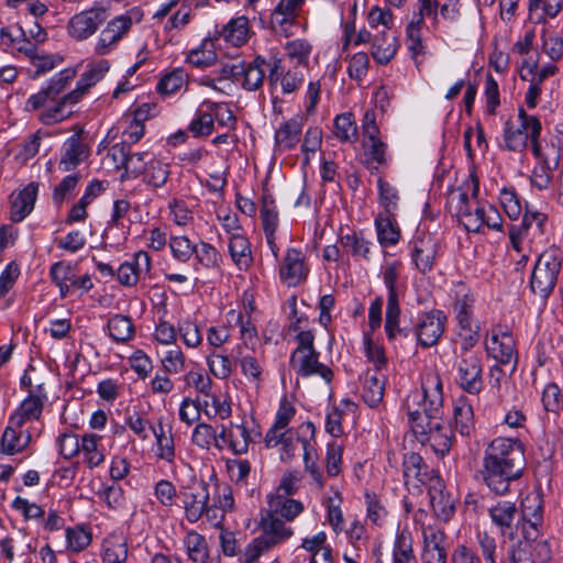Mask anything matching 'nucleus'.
<instances>
[{"instance_id":"22","label":"nucleus","mask_w":563,"mask_h":563,"mask_svg":"<svg viewBox=\"0 0 563 563\" xmlns=\"http://www.w3.org/2000/svg\"><path fill=\"white\" fill-rule=\"evenodd\" d=\"M152 268V261L147 252L139 251L133 255L132 261L120 265L117 272L118 280L126 287L135 286L142 274H148Z\"/></svg>"},{"instance_id":"60","label":"nucleus","mask_w":563,"mask_h":563,"mask_svg":"<svg viewBox=\"0 0 563 563\" xmlns=\"http://www.w3.org/2000/svg\"><path fill=\"white\" fill-rule=\"evenodd\" d=\"M202 107L211 111L213 122L221 126L234 130L236 124V118L232 110L225 103H218L211 100H205Z\"/></svg>"},{"instance_id":"25","label":"nucleus","mask_w":563,"mask_h":563,"mask_svg":"<svg viewBox=\"0 0 563 563\" xmlns=\"http://www.w3.org/2000/svg\"><path fill=\"white\" fill-rule=\"evenodd\" d=\"M77 93L70 91L62 96L55 102H48L42 107L38 114V120L45 125H53L68 119L73 114V110L68 106H74L79 102Z\"/></svg>"},{"instance_id":"44","label":"nucleus","mask_w":563,"mask_h":563,"mask_svg":"<svg viewBox=\"0 0 563 563\" xmlns=\"http://www.w3.org/2000/svg\"><path fill=\"white\" fill-rule=\"evenodd\" d=\"M397 52L396 37L382 31L374 36L372 45L373 58L382 65L390 62Z\"/></svg>"},{"instance_id":"9","label":"nucleus","mask_w":563,"mask_h":563,"mask_svg":"<svg viewBox=\"0 0 563 563\" xmlns=\"http://www.w3.org/2000/svg\"><path fill=\"white\" fill-rule=\"evenodd\" d=\"M132 24V18L126 14L118 15L110 20L99 34L93 47L95 54L104 56L114 51L121 40L129 33Z\"/></svg>"},{"instance_id":"21","label":"nucleus","mask_w":563,"mask_h":563,"mask_svg":"<svg viewBox=\"0 0 563 563\" xmlns=\"http://www.w3.org/2000/svg\"><path fill=\"white\" fill-rule=\"evenodd\" d=\"M492 522L501 536H514V528L520 522V512L514 501L499 500L488 509Z\"/></svg>"},{"instance_id":"34","label":"nucleus","mask_w":563,"mask_h":563,"mask_svg":"<svg viewBox=\"0 0 563 563\" xmlns=\"http://www.w3.org/2000/svg\"><path fill=\"white\" fill-rule=\"evenodd\" d=\"M444 540L445 534L440 529L431 526L423 528V550L429 560L437 563H446Z\"/></svg>"},{"instance_id":"27","label":"nucleus","mask_w":563,"mask_h":563,"mask_svg":"<svg viewBox=\"0 0 563 563\" xmlns=\"http://www.w3.org/2000/svg\"><path fill=\"white\" fill-rule=\"evenodd\" d=\"M303 126L301 117H294L283 122L275 132V144L279 151H290L300 141Z\"/></svg>"},{"instance_id":"2","label":"nucleus","mask_w":563,"mask_h":563,"mask_svg":"<svg viewBox=\"0 0 563 563\" xmlns=\"http://www.w3.org/2000/svg\"><path fill=\"white\" fill-rule=\"evenodd\" d=\"M404 407L413 432H423L424 426L428 427L427 422L442 418L443 393L440 376L428 374L420 388L409 391Z\"/></svg>"},{"instance_id":"6","label":"nucleus","mask_w":563,"mask_h":563,"mask_svg":"<svg viewBox=\"0 0 563 563\" xmlns=\"http://www.w3.org/2000/svg\"><path fill=\"white\" fill-rule=\"evenodd\" d=\"M75 76L76 70L73 68H65L55 74L45 88L29 97L25 102V109L27 111H36L48 102H55L58 100L60 98V93L65 91Z\"/></svg>"},{"instance_id":"39","label":"nucleus","mask_w":563,"mask_h":563,"mask_svg":"<svg viewBox=\"0 0 563 563\" xmlns=\"http://www.w3.org/2000/svg\"><path fill=\"white\" fill-rule=\"evenodd\" d=\"M402 466L404 477L407 483L416 479L421 484H429L430 478L434 476L429 474L423 459L415 452H410L405 455Z\"/></svg>"},{"instance_id":"63","label":"nucleus","mask_w":563,"mask_h":563,"mask_svg":"<svg viewBox=\"0 0 563 563\" xmlns=\"http://www.w3.org/2000/svg\"><path fill=\"white\" fill-rule=\"evenodd\" d=\"M177 331L187 347H197L202 343V334L199 327L188 318L179 320Z\"/></svg>"},{"instance_id":"54","label":"nucleus","mask_w":563,"mask_h":563,"mask_svg":"<svg viewBox=\"0 0 563 563\" xmlns=\"http://www.w3.org/2000/svg\"><path fill=\"white\" fill-rule=\"evenodd\" d=\"M188 82V74L183 68H174L166 73L157 84L161 95H174Z\"/></svg>"},{"instance_id":"8","label":"nucleus","mask_w":563,"mask_h":563,"mask_svg":"<svg viewBox=\"0 0 563 563\" xmlns=\"http://www.w3.org/2000/svg\"><path fill=\"white\" fill-rule=\"evenodd\" d=\"M107 18V11L102 7L84 10L71 16L68 21V34L76 41L87 40L97 32Z\"/></svg>"},{"instance_id":"33","label":"nucleus","mask_w":563,"mask_h":563,"mask_svg":"<svg viewBox=\"0 0 563 563\" xmlns=\"http://www.w3.org/2000/svg\"><path fill=\"white\" fill-rule=\"evenodd\" d=\"M454 428L463 437H470L475 430L472 404L465 396L459 397L453 406Z\"/></svg>"},{"instance_id":"53","label":"nucleus","mask_w":563,"mask_h":563,"mask_svg":"<svg viewBox=\"0 0 563 563\" xmlns=\"http://www.w3.org/2000/svg\"><path fill=\"white\" fill-rule=\"evenodd\" d=\"M393 561L394 563H412L415 561L410 531L402 530L396 536L393 549Z\"/></svg>"},{"instance_id":"19","label":"nucleus","mask_w":563,"mask_h":563,"mask_svg":"<svg viewBox=\"0 0 563 563\" xmlns=\"http://www.w3.org/2000/svg\"><path fill=\"white\" fill-rule=\"evenodd\" d=\"M309 274L305 254L298 249H288L279 269V277L288 286H297Z\"/></svg>"},{"instance_id":"42","label":"nucleus","mask_w":563,"mask_h":563,"mask_svg":"<svg viewBox=\"0 0 563 563\" xmlns=\"http://www.w3.org/2000/svg\"><path fill=\"white\" fill-rule=\"evenodd\" d=\"M110 338L117 343H126L135 336L132 319L124 314H114L107 323Z\"/></svg>"},{"instance_id":"38","label":"nucleus","mask_w":563,"mask_h":563,"mask_svg":"<svg viewBox=\"0 0 563 563\" xmlns=\"http://www.w3.org/2000/svg\"><path fill=\"white\" fill-rule=\"evenodd\" d=\"M476 541L485 563H506L504 542L498 544L496 538L487 531H478L476 533Z\"/></svg>"},{"instance_id":"1","label":"nucleus","mask_w":563,"mask_h":563,"mask_svg":"<svg viewBox=\"0 0 563 563\" xmlns=\"http://www.w3.org/2000/svg\"><path fill=\"white\" fill-rule=\"evenodd\" d=\"M525 466L522 443L517 439L498 437L484 451L481 475L492 492L506 495L511 482L522 476Z\"/></svg>"},{"instance_id":"40","label":"nucleus","mask_w":563,"mask_h":563,"mask_svg":"<svg viewBox=\"0 0 563 563\" xmlns=\"http://www.w3.org/2000/svg\"><path fill=\"white\" fill-rule=\"evenodd\" d=\"M296 415V408L287 400V398H283L280 400L278 410L276 412V418L274 424L268 429L265 435V444L272 445L276 443V432H283L288 430L287 427L291 419Z\"/></svg>"},{"instance_id":"32","label":"nucleus","mask_w":563,"mask_h":563,"mask_svg":"<svg viewBox=\"0 0 563 563\" xmlns=\"http://www.w3.org/2000/svg\"><path fill=\"white\" fill-rule=\"evenodd\" d=\"M377 241L383 247L394 246L400 240L396 214L378 213L375 218Z\"/></svg>"},{"instance_id":"17","label":"nucleus","mask_w":563,"mask_h":563,"mask_svg":"<svg viewBox=\"0 0 563 563\" xmlns=\"http://www.w3.org/2000/svg\"><path fill=\"white\" fill-rule=\"evenodd\" d=\"M428 485V495L434 515L443 521L450 520L455 512L456 499L445 490V485L439 476L431 477Z\"/></svg>"},{"instance_id":"64","label":"nucleus","mask_w":563,"mask_h":563,"mask_svg":"<svg viewBox=\"0 0 563 563\" xmlns=\"http://www.w3.org/2000/svg\"><path fill=\"white\" fill-rule=\"evenodd\" d=\"M207 365L212 375L219 379H227L233 371L229 356L216 351L207 356Z\"/></svg>"},{"instance_id":"30","label":"nucleus","mask_w":563,"mask_h":563,"mask_svg":"<svg viewBox=\"0 0 563 563\" xmlns=\"http://www.w3.org/2000/svg\"><path fill=\"white\" fill-rule=\"evenodd\" d=\"M229 254L240 271H247L253 264L250 241L240 233H232L229 239Z\"/></svg>"},{"instance_id":"28","label":"nucleus","mask_w":563,"mask_h":563,"mask_svg":"<svg viewBox=\"0 0 563 563\" xmlns=\"http://www.w3.org/2000/svg\"><path fill=\"white\" fill-rule=\"evenodd\" d=\"M267 504L268 512L286 521H294L305 510L300 500L280 495H268Z\"/></svg>"},{"instance_id":"16","label":"nucleus","mask_w":563,"mask_h":563,"mask_svg":"<svg viewBox=\"0 0 563 563\" xmlns=\"http://www.w3.org/2000/svg\"><path fill=\"white\" fill-rule=\"evenodd\" d=\"M534 156L540 159V166L533 170L531 184L539 190L548 189L552 181V172L560 165V150L553 144L545 145Z\"/></svg>"},{"instance_id":"26","label":"nucleus","mask_w":563,"mask_h":563,"mask_svg":"<svg viewBox=\"0 0 563 563\" xmlns=\"http://www.w3.org/2000/svg\"><path fill=\"white\" fill-rule=\"evenodd\" d=\"M305 2L306 0H280L271 15L273 29L288 35V27L294 25Z\"/></svg>"},{"instance_id":"15","label":"nucleus","mask_w":563,"mask_h":563,"mask_svg":"<svg viewBox=\"0 0 563 563\" xmlns=\"http://www.w3.org/2000/svg\"><path fill=\"white\" fill-rule=\"evenodd\" d=\"M89 146L84 139V130L80 128L63 143L58 163L59 169L63 172L75 169L89 156Z\"/></svg>"},{"instance_id":"36","label":"nucleus","mask_w":563,"mask_h":563,"mask_svg":"<svg viewBox=\"0 0 563 563\" xmlns=\"http://www.w3.org/2000/svg\"><path fill=\"white\" fill-rule=\"evenodd\" d=\"M385 375L367 371L364 377L362 398L371 408H376L384 398Z\"/></svg>"},{"instance_id":"48","label":"nucleus","mask_w":563,"mask_h":563,"mask_svg":"<svg viewBox=\"0 0 563 563\" xmlns=\"http://www.w3.org/2000/svg\"><path fill=\"white\" fill-rule=\"evenodd\" d=\"M184 547L189 560L194 563H206L208 560V544L202 534L194 530L189 531L184 538Z\"/></svg>"},{"instance_id":"12","label":"nucleus","mask_w":563,"mask_h":563,"mask_svg":"<svg viewBox=\"0 0 563 563\" xmlns=\"http://www.w3.org/2000/svg\"><path fill=\"white\" fill-rule=\"evenodd\" d=\"M320 353L318 351L306 352L296 355H290L289 365L295 371V373L301 377H310V376H319L327 384L331 383L333 379L332 369L319 362Z\"/></svg>"},{"instance_id":"59","label":"nucleus","mask_w":563,"mask_h":563,"mask_svg":"<svg viewBox=\"0 0 563 563\" xmlns=\"http://www.w3.org/2000/svg\"><path fill=\"white\" fill-rule=\"evenodd\" d=\"M334 135L341 142L354 141L356 139L357 126L352 113L346 112L335 117Z\"/></svg>"},{"instance_id":"51","label":"nucleus","mask_w":563,"mask_h":563,"mask_svg":"<svg viewBox=\"0 0 563 563\" xmlns=\"http://www.w3.org/2000/svg\"><path fill=\"white\" fill-rule=\"evenodd\" d=\"M97 495L109 509L120 510L125 508V493L122 486L118 483L104 484Z\"/></svg>"},{"instance_id":"61","label":"nucleus","mask_w":563,"mask_h":563,"mask_svg":"<svg viewBox=\"0 0 563 563\" xmlns=\"http://www.w3.org/2000/svg\"><path fill=\"white\" fill-rule=\"evenodd\" d=\"M276 443L272 445H266L267 448H275L277 445H282V460L289 461L291 460L297 451L298 443H301V438L298 433H295L292 430H286L283 432H276Z\"/></svg>"},{"instance_id":"55","label":"nucleus","mask_w":563,"mask_h":563,"mask_svg":"<svg viewBox=\"0 0 563 563\" xmlns=\"http://www.w3.org/2000/svg\"><path fill=\"white\" fill-rule=\"evenodd\" d=\"M267 62L257 56L251 62L244 70L243 87L250 91H255L262 87L265 79V70L263 66H267Z\"/></svg>"},{"instance_id":"46","label":"nucleus","mask_w":563,"mask_h":563,"mask_svg":"<svg viewBox=\"0 0 563 563\" xmlns=\"http://www.w3.org/2000/svg\"><path fill=\"white\" fill-rule=\"evenodd\" d=\"M15 424H11L5 428L1 438V451L4 454L13 455L24 450L30 440L31 435L22 431L16 430Z\"/></svg>"},{"instance_id":"35","label":"nucleus","mask_w":563,"mask_h":563,"mask_svg":"<svg viewBox=\"0 0 563 563\" xmlns=\"http://www.w3.org/2000/svg\"><path fill=\"white\" fill-rule=\"evenodd\" d=\"M101 437L96 433H85L80 438V451L84 463L89 468L100 466L106 459L104 450L100 443Z\"/></svg>"},{"instance_id":"4","label":"nucleus","mask_w":563,"mask_h":563,"mask_svg":"<svg viewBox=\"0 0 563 563\" xmlns=\"http://www.w3.org/2000/svg\"><path fill=\"white\" fill-rule=\"evenodd\" d=\"M562 264L563 251L556 246L545 249L538 256L529 280L530 290L534 296L547 301L556 286Z\"/></svg>"},{"instance_id":"49","label":"nucleus","mask_w":563,"mask_h":563,"mask_svg":"<svg viewBox=\"0 0 563 563\" xmlns=\"http://www.w3.org/2000/svg\"><path fill=\"white\" fill-rule=\"evenodd\" d=\"M195 260L206 269H219L223 262L222 254L212 244L199 241L196 243Z\"/></svg>"},{"instance_id":"37","label":"nucleus","mask_w":563,"mask_h":563,"mask_svg":"<svg viewBox=\"0 0 563 563\" xmlns=\"http://www.w3.org/2000/svg\"><path fill=\"white\" fill-rule=\"evenodd\" d=\"M110 69V63L107 59H100L88 65L87 69L81 74L77 81L76 88L73 90L77 97H81L98 81H100Z\"/></svg>"},{"instance_id":"23","label":"nucleus","mask_w":563,"mask_h":563,"mask_svg":"<svg viewBox=\"0 0 563 563\" xmlns=\"http://www.w3.org/2000/svg\"><path fill=\"white\" fill-rule=\"evenodd\" d=\"M46 394L38 385L36 390H30L27 398H25L19 406L16 411L10 417V423L21 428L25 421H32L40 418Z\"/></svg>"},{"instance_id":"45","label":"nucleus","mask_w":563,"mask_h":563,"mask_svg":"<svg viewBox=\"0 0 563 563\" xmlns=\"http://www.w3.org/2000/svg\"><path fill=\"white\" fill-rule=\"evenodd\" d=\"M102 559L106 563H124L128 559V544L122 536H109L102 543Z\"/></svg>"},{"instance_id":"3","label":"nucleus","mask_w":563,"mask_h":563,"mask_svg":"<svg viewBox=\"0 0 563 563\" xmlns=\"http://www.w3.org/2000/svg\"><path fill=\"white\" fill-rule=\"evenodd\" d=\"M541 122L536 115H530L523 108H519L516 119L509 118L504 125L505 148L511 152H521L528 144L533 155H539L543 146L540 143Z\"/></svg>"},{"instance_id":"31","label":"nucleus","mask_w":563,"mask_h":563,"mask_svg":"<svg viewBox=\"0 0 563 563\" xmlns=\"http://www.w3.org/2000/svg\"><path fill=\"white\" fill-rule=\"evenodd\" d=\"M343 252L355 260L368 262L371 260V246L373 242L367 240L363 232L353 231L340 236Z\"/></svg>"},{"instance_id":"11","label":"nucleus","mask_w":563,"mask_h":563,"mask_svg":"<svg viewBox=\"0 0 563 563\" xmlns=\"http://www.w3.org/2000/svg\"><path fill=\"white\" fill-rule=\"evenodd\" d=\"M268 85L271 89H276L280 86L284 95L295 92L303 82V74L297 68H286L283 60L277 57H273L268 64Z\"/></svg>"},{"instance_id":"56","label":"nucleus","mask_w":563,"mask_h":563,"mask_svg":"<svg viewBox=\"0 0 563 563\" xmlns=\"http://www.w3.org/2000/svg\"><path fill=\"white\" fill-rule=\"evenodd\" d=\"M213 129L214 122L211 111L201 106L188 125L189 132L196 137H201L210 135Z\"/></svg>"},{"instance_id":"29","label":"nucleus","mask_w":563,"mask_h":563,"mask_svg":"<svg viewBox=\"0 0 563 563\" xmlns=\"http://www.w3.org/2000/svg\"><path fill=\"white\" fill-rule=\"evenodd\" d=\"M38 185L30 183L25 186L11 202V220L14 222L22 221L27 217L34 208L37 197Z\"/></svg>"},{"instance_id":"58","label":"nucleus","mask_w":563,"mask_h":563,"mask_svg":"<svg viewBox=\"0 0 563 563\" xmlns=\"http://www.w3.org/2000/svg\"><path fill=\"white\" fill-rule=\"evenodd\" d=\"M423 24L419 21L411 20L406 27V43L411 54V57L417 60L419 55L426 54V46L422 43V31Z\"/></svg>"},{"instance_id":"41","label":"nucleus","mask_w":563,"mask_h":563,"mask_svg":"<svg viewBox=\"0 0 563 563\" xmlns=\"http://www.w3.org/2000/svg\"><path fill=\"white\" fill-rule=\"evenodd\" d=\"M249 19L244 15L231 19L220 32V36L233 46H241L249 38Z\"/></svg>"},{"instance_id":"5","label":"nucleus","mask_w":563,"mask_h":563,"mask_svg":"<svg viewBox=\"0 0 563 563\" xmlns=\"http://www.w3.org/2000/svg\"><path fill=\"white\" fill-rule=\"evenodd\" d=\"M455 383L464 391L477 395L484 387L481 357L475 353H461L455 361Z\"/></svg>"},{"instance_id":"10","label":"nucleus","mask_w":563,"mask_h":563,"mask_svg":"<svg viewBox=\"0 0 563 563\" xmlns=\"http://www.w3.org/2000/svg\"><path fill=\"white\" fill-rule=\"evenodd\" d=\"M180 494L184 504L185 517L190 523H195L205 515H208L210 510V493L208 484L205 481L186 487Z\"/></svg>"},{"instance_id":"52","label":"nucleus","mask_w":563,"mask_h":563,"mask_svg":"<svg viewBox=\"0 0 563 563\" xmlns=\"http://www.w3.org/2000/svg\"><path fill=\"white\" fill-rule=\"evenodd\" d=\"M66 549L70 552H81L89 547L92 540L91 532L84 526L68 527L65 530Z\"/></svg>"},{"instance_id":"18","label":"nucleus","mask_w":563,"mask_h":563,"mask_svg":"<svg viewBox=\"0 0 563 563\" xmlns=\"http://www.w3.org/2000/svg\"><path fill=\"white\" fill-rule=\"evenodd\" d=\"M260 529L261 533L258 538L263 540L271 550L294 534L290 527H287L280 518H277L267 510L263 511L261 515Z\"/></svg>"},{"instance_id":"50","label":"nucleus","mask_w":563,"mask_h":563,"mask_svg":"<svg viewBox=\"0 0 563 563\" xmlns=\"http://www.w3.org/2000/svg\"><path fill=\"white\" fill-rule=\"evenodd\" d=\"M474 298L470 294H464L456 298L454 311L460 329H471V327L479 325L473 313Z\"/></svg>"},{"instance_id":"7","label":"nucleus","mask_w":563,"mask_h":563,"mask_svg":"<svg viewBox=\"0 0 563 563\" xmlns=\"http://www.w3.org/2000/svg\"><path fill=\"white\" fill-rule=\"evenodd\" d=\"M446 316L442 310L433 309L419 316L413 335L422 347L438 343L444 332Z\"/></svg>"},{"instance_id":"43","label":"nucleus","mask_w":563,"mask_h":563,"mask_svg":"<svg viewBox=\"0 0 563 563\" xmlns=\"http://www.w3.org/2000/svg\"><path fill=\"white\" fill-rule=\"evenodd\" d=\"M170 176V166L157 158H152L147 162L146 168L143 173V181L154 188H163Z\"/></svg>"},{"instance_id":"62","label":"nucleus","mask_w":563,"mask_h":563,"mask_svg":"<svg viewBox=\"0 0 563 563\" xmlns=\"http://www.w3.org/2000/svg\"><path fill=\"white\" fill-rule=\"evenodd\" d=\"M377 186L379 191V205L383 207L380 213L396 214L399 200L398 191L383 178L377 180Z\"/></svg>"},{"instance_id":"13","label":"nucleus","mask_w":563,"mask_h":563,"mask_svg":"<svg viewBox=\"0 0 563 563\" xmlns=\"http://www.w3.org/2000/svg\"><path fill=\"white\" fill-rule=\"evenodd\" d=\"M428 427L424 426L423 432H413L419 435V441L428 443L435 454L446 455L452 446V430L442 422V418L430 420Z\"/></svg>"},{"instance_id":"47","label":"nucleus","mask_w":563,"mask_h":563,"mask_svg":"<svg viewBox=\"0 0 563 563\" xmlns=\"http://www.w3.org/2000/svg\"><path fill=\"white\" fill-rule=\"evenodd\" d=\"M153 434L156 439L155 455L158 460H163L168 464H173L176 456L175 441L172 431L165 433L163 423L158 421V428L153 429Z\"/></svg>"},{"instance_id":"20","label":"nucleus","mask_w":563,"mask_h":563,"mask_svg":"<svg viewBox=\"0 0 563 563\" xmlns=\"http://www.w3.org/2000/svg\"><path fill=\"white\" fill-rule=\"evenodd\" d=\"M438 251V241L432 235L422 234L415 239L411 260L421 274H427L433 269Z\"/></svg>"},{"instance_id":"14","label":"nucleus","mask_w":563,"mask_h":563,"mask_svg":"<svg viewBox=\"0 0 563 563\" xmlns=\"http://www.w3.org/2000/svg\"><path fill=\"white\" fill-rule=\"evenodd\" d=\"M489 356L501 364H508L515 356V340L512 334L500 325L494 327L485 341Z\"/></svg>"},{"instance_id":"24","label":"nucleus","mask_w":563,"mask_h":563,"mask_svg":"<svg viewBox=\"0 0 563 563\" xmlns=\"http://www.w3.org/2000/svg\"><path fill=\"white\" fill-rule=\"evenodd\" d=\"M151 106L148 103H143L139 107L132 115H125L123 118L122 124L124 125L122 130V141L126 147H131L136 144L145 134V125L144 122L150 117Z\"/></svg>"},{"instance_id":"57","label":"nucleus","mask_w":563,"mask_h":563,"mask_svg":"<svg viewBox=\"0 0 563 563\" xmlns=\"http://www.w3.org/2000/svg\"><path fill=\"white\" fill-rule=\"evenodd\" d=\"M168 246L173 257L180 263H187L196 251V243H192L186 235H172Z\"/></svg>"}]
</instances>
